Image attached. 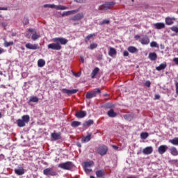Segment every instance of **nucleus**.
Instances as JSON below:
<instances>
[{
	"label": "nucleus",
	"mask_w": 178,
	"mask_h": 178,
	"mask_svg": "<svg viewBox=\"0 0 178 178\" xmlns=\"http://www.w3.org/2000/svg\"><path fill=\"white\" fill-rule=\"evenodd\" d=\"M53 42L47 45V49L56 51H60L62 49L61 45H66L68 42V40L65 38H53ZM61 44V45H60Z\"/></svg>",
	"instance_id": "f257e3e1"
},
{
	"label": "nucleus",
	"mask_w": 178,
	"mask_h": 178,
	"mask_svg": "<svg viewBox=\"0 0 178 178\" xmlns=\"http://www.w3.org/2000/svg\"><path fill=\"white\" fill-rule=\"evenodd\" d=\"M115 5V3L113 1L105 2L104 4L99 7L98 10L101 11V13H103L104 11L111 10L112 8H113Z\"/></svg>",
	"instance_id": "f03ea898"
},
{
	"label": "nucleus",
	"mask_w": 178,
	"mask_h": 178,
	"mask_svg": "<svg viewBox=\"0 0 178 178\" xmlns=\"http://www.w3.org/2000/svg\"><path fill=\"white\" fill-rule=\"evenodd\" d=\"M43 8H51L55 9L56 10H67V8L62 5H55V4H44Z\"/></svg>",
	"instance_id": "7ed1b4c3"
},
{
	"label": "nucleus",
	"mask_w": 178,
	"mask_h": 178,
	"mask_svg": "<svg viewBox=\"0 0 178 178\" xmlns=\"http://www.w3.org/2000/svg\"><path fill=\"white\" fill-rule=\"evenodd\" d=\"M101 94V90L99 88H96V90L88 91L86 92V99H90L96 97L97 95Z\"/></svg>",
	"instance_id": "20e7f679"
},
{
	"label": "nucleus",
	"mask_w": 178,
	"mask_h": 178,
	"mask_svg": "<svg viewBox=\"0 0 178 178\" xmlns=\"http://www.w3.org/2000/svg\"><path fill=\"white\" fill-rule=\"evenodd\" d=\"M72 167H73V165L72 161L61 163L58 165V168L63 170H67L72 169Z\"/></svg>",
	"instance_id": "39448f33"
},
{
	"label": "nucleus",
	"mask_w": 178,
	"mask_h": 178,
	"mask_svg": "<svg viewBox=\"0 0 178 178\" xmlns=\"http://www.w3.org/2000/svg\"><path fill=\"white\" fill-rule=\"evenodd\" d=\"M108 152V147L106 145H101L99 146V147L97 148V153L100 155V156H104L107 154Z\"/></svg>",
	"instance_id": "423d86ee"
},
{
	"label": "nucleus",
	"mask_w": 178,
	"mask_h": 178,
	"mask_svg": "<svg viewBox=\"0 0 178 178\" xmlns=\"http://www.w3.org/2000/svg\"><path fill=\"white\" fill-rule=\"evenodd\" d=\"M84 17V14L83 13H79L70 18V21L72 22H79L81 21L83 19Z\"/></svg>",
	"instance_id": "0eeeda50"
},
{
	"label": "nucleus",
	"mask_w": 178,
	"mask_h": 178,
	"mask_svg": "<svg viewBox=\"0 0 178 178\" xmlns=\"http://www.w3.org/2000/svg\"><path fill=\"white\" fill-rule=\"evenodd\" d=\"M43 173L46 176H56L57 175L56 172L53 170L52 168H45Z\"/></svg>",
	"instance_id": "6e6552de"
},
{
	"label": "nucleus",
	"mask_w": 178,
	"mask_h": 178,
	"mask_svg": "<svg viewBox=\"0 0 178 178\" xmlns=\"http://www.w3.org/2000/svg\"><path fill=\"white\" fill-rule=\"evenodd\" d=\"M79 92V89H66V88H63V93L67 94V95H72L74 94H76Z\"/></svg>",
	"instance_id": "1a4fd4ad"
},
{
	"label": "nucleus",
	"mask_w": 178,
	"mask_h": 178,
	"mask_svg": "<svg viewBox=\"0 0 178 178\" xmlns=\"http://www.w3.org/2000/svg\"><path fill=\"white\" fill-rule=\"evenodd\" d=\"M168 149V147L166 145H161L158 147V153L161 155H163L165 154Z\"/></svg>",
	"instance_id": "9d476101"
},
{
	"label": "nucleus",
	"mask_w": 178,
	"mask_h": 178,
	"mask_svg": "<svg viewBox=\"0 0 178 178\" xmlns=\"http://www.w3.org/2000/svg\"><path fill=\"white\" fill-rule=\"evenodd\" d=\"M53 140H58L62 139V136L60 132H53L50 134Z\"/></svg>",
	"instance_id": "9b49d317"
},
{
	"label": "nucleus",
	"mask_w": 178,
	"mask_h": 178,
	"mask_svg": "<svg viewBox=\"0 0 178 178\" xmlns=\"http://www.w3.org/2000/svg\"><path fill=\"white\" fill-rule=\"evenodd\" d=\"M26 48L30 50H38L40 49V46L38 44H31V43H27L26 44Z\"/></svg>",
	"instance_id": "f8f14e48"
},
{
	"label": "nucleus",
	"mask_w": 178,
	"mask_h": 178,
	"mask_svg": "<svg viewBox=\"0 0 178 178\" xmlns=\"http://www.w3.org/2000/svg\"><path fill=\"white\" fill-rule=\"evenodd\" d=\"M86 115H87V113L85 111H79L75 113V117H76V118L78 119L84 118L86 116Z\"/></svg>",
	"instance_id": "ddd939ff"
},
{
	"label": "nucleus",
	"mask_w": 178,
	"mask_h": 178,
	"mask_svg": "<svg viewBox=\"0 0 178 178\" xmlns=\"http://www.w3.org/2000/svg\"><path fill=\"white\" fill-rule=\"evenodd\" d=\"M139 42L143 45H148L150 42V40L148 36H143L142 38L139 40Z\"/></svg>",
	"instance_id": "4468645a"
},
{
	"label": "nucleus",
	"mask_w": 178,
	"mask_h": 178,
	"mask_svg": "<svg viewBox=\"0 0 178 178\" xmlns=\"http://www.w3.org/2000/svg\"><path fill=\"white\" fill-rule=\"evenodd\" d=\"M176 21V18L175 17H165V24L168 26H172L174 24V22Z\"/></svg>",
	"instance_id": "2eb2a0df"
},
{
	"label": "nucleus",
	"mask_w": 178,
	"mask_h": 178,
	"mask_svg": "<svg viewBox=\"0 0 178 178\" xmlns=\"http://www.w3.org/2000/svg\"><path fill=\"white\" fill-rule=\"evenodd\" d=\"M153 152V148L152 146H148L143 149V154L145 155L151 154Z\"/></svg>",
	"instance_id": "dca6fc26"
},
{
	"label": "nucleus",
	"mask_w": 178,
	"mask_h": 178,
	"mask_svg": "<svg viewBox=\"0 0 178 178\" xmlns=\"http://www.w3.org/2000/svg\"><path fill=\"white\" fill-rule=\"evenodd\" d=\"M92 136V133H88V135L82 138V143H87L90 142L91 140Z\"/></svg>",
	"instance_id": "f3484780"
},
{
	"label": "nucleus",
	"mask_w": 178,
	"mask_h": 178,
	"mask_svg": "<svg viewBox=\"0 0 178 178\" xmlns=\"http://www.w3.org/2000/svg\"><path fill=\"white\" fill-rule=\"evenodd\" d=\"M148 57L151 61H155L157 60L158 56H157L156 53L151 52L149 54Z\"/></svg>",
	"instance_id": "a211bd4d"
},
{
	"label": "nucleus",
	"mask_w": 178,
	"mask_h": 178,
	"mask_svg": "<svg viewBox=\"0 0 178 178\" xmlns=\"http://www.w3.org/2000/svg\"><path fill=\"white\" fill-rule=\"evenodd\" d=\"M154 26L157 30L163 29L165 27V25L164 23L158 22L154 24Z\"/></svg>",
	"instance_id": "6ab92c4d"
},
{
	"label": "nucleus",
	"mask_w": 178,
	"mask_h": 178,
	"mask_svg": "<svg viewBox=\"0 0 178 178\" xmlns=\"http://www.w3.org/2000/svg\"><path fill=\"white\" fill-rule=\"evenodd\" d=\"M95 175L97 177L102 178L105 176V172L104 170H99L95 171Z\"/></svg>",
	"instance_id": "aec40b11"
},
{
	"label": "nucleus",
	"mask_w": 178,
	"mask_h": 178,
	"mask_svg": "<svg viewBox=\"0 0 178 178\" xmlns=\"http://www.w3.org/2000/svg\"><path fill=\"white\" fill-rule=\"evenodd\" d=\"M127 51L131 54H136L138 52V49L134 46H129L127 48Z\"/></svg>",
	"instance_id": "412c9836"
},
{
	"label": "nucleus",
	"mask_w": 178,
	"mask_h": 178,
	"mask_svg": "<svg viewBox=\"0 0 178 178\" xmlns=\"http://www.w3.org/2000/svg\"><path fill=\"white\" fill-rule=\"evenodd\" d=\"M117 55V51L113 47H110L108 51V56L110 57H113L114 56Z\"/></svg>",
	"instance_id": "4be33fe9"
},
{
	"label": "nucleus",
	"mask_w": 178,
	"mask_h": 178,
	"mask_svg": "<svg viewBox=\"0 0 178 178\" xmlns=\"http://www.w3.org/2000/svg\"><path fill=\"white\" fill-rule=\"evenodd\" d=\"M107 115L109 118H115L117 116V113L114 111L113 108H111L108 112H107Z\"/></svg>",
	"instance_id": "5701e85b"
},
{
	"label": "nucleus",
	"mask_w": 178,
	"mask_h": 178,
	"mask_svg": "<svg viewBox=\"0 0 178 178\" xmlns=\"http://www.w3.org/2000/svg\"><path fill=\"white\" fill-rule=\"evenodd\" d=\"M15 172L16 175L21 176L25 173L24 169L23 168H16L15 170Z\"/></svg>",
	"instance_id": "b1692460"
},
{
	"label": "nucleus",
	"mask_w": 178,
	"mask_h": 178,
	"mask_svg": "<svg viewBox=\"0 0 178 178\" xmlns=\"http://www.w3.org/2000/svg\"><path fill=\"white\" fill-rule=\"evenodd\" d=\"M99 67H95L93 70L92 71L90 74V76L92 79H95L96 75L99 73Z\"/></svg>",
	"instance_id": "393cba45"
},
{
	"label": "nucleus",
	"mask_w": 178,
	"mask_h": 178,
	"mask_svg": "<svg viewBox=\"0 0 178 178\" xmlns=\"http://www.w3.org/2000/svg\"><path fill=\"white\" fill-rule=\"evenodd\" d=\"M167 67V64L166 63H161L159 66L156 67V71H161L165 70Z\"/></svg>",
	"instance_id": "a878e982"
},
{
	"label": "nucleus",
	"mask_w": 178,
	"mask_h": 178,
	"mask_svg": "<svg viewBox=\"0 0 178 178\" xmlns=\"http://www.w3.org/2000/svg\"><path fill=\"white\" fill-rule=\"evenodd\" d=\"M170 154L174 156H178V151H177V149L175 147H172L170 149Z\"/></svg>",
	"instance_id": "bb28decb"
},
{
	"label": "nucleus",
	"mask_w": 178,
	"mask_h": 178,
	"mask_svg": "<svg viewBox=\"0 0 178 178\" xmlns=\"http://www.w3.org/2000/svg\"><path fill=\"white\" fill-rule=\"evenodd\" d=\"M79 12V9L74 10H70V11L65 12V13H64V15H65V16H70V15H72L76 14V13H78Z\"/></svg>",
	"instance_id": "cd10ccee"
},
{
	"label": "nucleus",
	"mask_w": 178,
	"mask_h": 178,
	"mask_svg": "<svg viewBox=\"0 0 178 178\" xmlns=\"http://www.w3.org/2000/svg\"><path fill=\"white\" fill-rule=\"evenodd\" d=\"M93 124H94V120L90 119L87 121H85V122L83 124V127H90Z\"/></svg>",
	"instance_id": "c85d7f7f"
},
{
	"label": "nucleus",
	"mask_w": 178,
	"mask_h": 178,
	"mask_svg": "<svg viewBox=\"0 0 178 178\" xmlns=\"http://www.w3.org/2000/svg\"><path fill=\"white\" fill-rule=\"evenodd\" d=\"M169 143H171L173 145H177L178 146V137H175L173 139H170Z\"/></svg>",
	"instance_id": "c756f323"
},
{
	"label": "nucleus",
	"mask_w": 178,
	"mask_h": 178,
	"mask_svg": "<svg viewBox=\"0 0 178 178\" xmlns=\"http://www.w3.org/2000/svg\"><path fill=\"white\" fill-rule=\"evenodd\" d=\"M39 38H40V34H38L37 32H35L34 33H33V35L31 36V39H32L33 41H36Z\"/></svg>",
	"instance_id": "7c9ffc66"
},
{
	"label": "nucleus",
	"mask_w": 178,
	"mask_h": 178,
	"mask_svg": "<svg viewBox=\"0 0 178 178\" xmlns=\"http://www.w3.org/2000/svg\"><path fill=\"white\" fill-rule=\"evenodd\" d=\"M81 125V122L79 121H72V122H71V127L74 128H76Z\"/></svg>",
	"instance_id": "2f4dec72"
},
{
	"label": "nucleus",
	"mask_w": 178,
	"mask_h": 178,
	"mask_svg": "<svg viewBox=\"0 0 178 178\" xmlns=\"http://www.w3.org/2000/svg\"><path fill=\"white\" fill-rule=\"evenodd\" d=\"M46 64V62L44 59H39L38 61V65L39 67H43Z\"/></svg>",
	"instance_id": "473e14b6"
},
{
	"label": "nucleus",
	"mask_w": 178,
	"mask_h": 178,
	"mask_svg": "<svg viewBox=\"0 0 178 178\" xmlns=\"http://www.w3.org/2000/svg\"><path fill=\"white\" fill-rule=\"evenodd\" d=\"M17 124L19 127H24L26 126V123L24 122L22 119L17 120Z\"/></svg>",
	"instance_id": "72a5a7b5"
},
{
	"label": "nucleus",
	"mask_w": 178,
	"mask_h": 178,
	"mask_svg": "<svg viewBox=\"0 0 178 178\" xmlns=\"http://www.w3.org/2000/svg\"><path fill=\"white\" fill-rule=\"evenodd\" d=\"M39 102V98L36 96H31L29 99V102L38 103Z\"/></svg>",
	"instance_id": "f704fd0d"
},
{
	"label": "nucleus",
	"mask_w": 178,
	"mask_h": 178,
	"mask_svg": "<svg viewBox=\"0 0 178 178\" xmlns=\"http://www.w3.org/2000/svg\"><path fill=\"white\" fill-rule=\"evenodd\" d=\"M149 137L148 132H142L140 133V138L143 140H145Z\"/></svg>",
	"instance_id": "c9c22d12"
},
{
	"label": "nucleus",
	"mask_w": 178,
	"mask_h": 178,
	"mask_svg": "<svg viewBox=\"0 0 178 178\" xmlns=\"http://www.w3.org/2000/svg\"><path fill=\"white\" fill-rule=\"evenodd\" d=\"M93 165H94V161H90L85 162V165L83 167L90 168V167H92Z\"/></svg>",
	"instance_id": "e433bc0d"
},
{
	"label": "nucleus",
	"mask_w": 178,
	"mask_h": 178,
	"mask_svg": "<svg viewBox=\"0 0 178 178\" xmlns=\"http://www.w3.org/2000/svg\"><path fill=\"white\" fill-rule=\"evenodd\" d=\"M25 123H29V120H30V118L29 115H25L22 116V119Z\"/></svg>",
	"instance_id": "4c0bfd02"
},
{
	"label": "nucleus",
	"mask_w": 178,
	"mask_h": 178,
	"mask_svg": "<svg viewBox=\"0 0 178 178\" xmlns=\"http://www.w3.org/2000/svg\"><path fill=\"white\" fill-rule=\"evenodd\" d=\"M13 45H14V42L13 41L8 42V41L6 40L4 42V47H6V48H8V47H9L10 46H13Z\"/></svg>",
	"instance_id": "58836bf2"
},
{
	"label": "nucleus",
	"mask_w": 178,
	"mask_h": 178,
	"mask_svg": "<svg viewBox=\"0 0 178 178\" xmlns=\"http://www.w3.org/2000/svg\"><path fill=\"white\" fill-rule=\"evenodd\" d=\"M94 36H95V33H91V34L88 35V36H86V38H85V42H88Z\"/></svg>",
	"instance_id": "ea45409f"
},
{
	"label": "nucleus",
	"mask_w": 178,
	"mask_h": 178,
	"mask_svg": "<svg viewBox=\"0 0 178 178\" xmlns=\"http://www.w3.org/2000/svg\"><path fill=\"white\" fill-rule=\"evenodd\" d=\"M150 47L152 48H159V44L155 41H152L150 42Z\"/></svg>",
	"instance_id": "a19ab883"
},
{
	"label": "nucleus",
	"mask_w": 178,
	"mask_h": 178,
	"mask_svg": "<svg viewBox=\"0 0 178 178\" xmlns=\"http://www.w3.org/2000/svg\"><path fill=\"white\" fill-rule=\"evenodd\" d=\"M97 43H91L90 44V47H89V49L90 50H93L95 49H97Z\"/></svg>",
	"instance_id": "79ce46f5"
},
{
	"label": "nucleus",
	"mask_w": 178,
	"mask_h": 178,
	"mask_svg": "<svg viewBox=\"0 0 178 178\" xmlns=\"http://www.w3.org/2000/svg\"><path fill=\"white\" fill-rule=\"evenodd\" d=\"M124 118L127 121H131L132 120V116L131 115L126 114L124 115Z\"/></svg>",
	"instance_id": "37998d69"
},
{
	"label": "nucleus",
	"mask_w": 178,
	"mask_h": 178,
	"mask_svg": "<svg viewBox=\"0 0 178 178\" xmlns=\"http://www.w3.org/2000/svg\"><path fill=\"white\" fill-rule=\"evenodd\" d=\"M170 30L172 31V32H175V33H178V27L176 26H173L170 28Z\"/></svg>",
	"instance_id": "c03bdc74"
},
{
	"label": "nucleus",
	"mask_w": 178,
	"mask_h": 178,
	"mask_svg": "<svg viewBox=\"0 0 178 178\" xmlns=\"http://www.w3.org/2000/svg\"><path fill=\"white\" fill-rule=\"evenodd\" d=\"M110 24V20L104 19L99 23V25H104V24Z\"/></svg>",
	"instance_id": "a18cd8bd"
},
{
	"label": "nucleus",
	"mask_w": 178,
	"mask_h": 178,
	"mask_svg": "<svg viewBox=\"0 0 178 178\" xmlns=\"http://www.w3.org/2000/svg\"><path fill=\"white\" fill-rule=\"evenodd\" d=\"M29 23V20L28 17H24V19H23V24L24 25H28Z\"/></svg>",
	"instance_id": "49530a36"
},
{
	"label": "nucleus",
	"mask_w": 178,
	"mask_h": 178,
	"mask_svg": "<svg viewBox=\"0 0 178 178\" xmlns=\"http://www.w3.org/2000/svg\"><path fill=\"white\" fill-rule=\"evenodd\" d=\"M83 169L85 170V172L86 173H90L92 172V169L88 168V167H83Z\"/></svg>",
	"instance_id": "de8ad7c7"
},
{
	"label": "nucleus",
	"mask_w": 178,
	"mask_h": 178,
	"mask_svg": "<svg viewBox=\"0 0 178 178\" xmlns=\"http://www.w3.org/2000/svg\"><path fill=\"white\" fill-rule=\"evenodd\" d=\"M144 86L150 88L151 87V81H146L145 83H144Z\"/></svg>",
	"instance_id": "09e8293b"
},
{
	"label": "nucleus",
	"mask_w": 178,
	"mask_h": 178,
	"mask_svg": "<svg viewBox=\"0 0 178 178\" xmlns=\"http://www.w3.org/2000/svg\"><path fill=\"white\" fill-rule=\"evenodd\" d=\"M175 93L178 96V82H175Z\"/></svg>",
	"instance_id": "8fccbe9b"
},
{
	"label": "nucleus",
	"mask_w": 178,
	"mask_h": 178,
	"mask_svg": "<svg viewBox=\"0 0 178 178\" xmlns=\"http://www.w3.org/2000/svg\"><path fill=\"white\" fill-rule=\"evenodd\" d=\"M129 56V53L127 51H123V56L128 57Z\"/></svg>",
	"instance_id": "3c124183"
},
{
	"label": "nucleus",
	"mask_w": 178,
	"mask_h": 178,
	"mask_svg": "<svg viewBox=\"0 0 178 178\" xmlns=\"http://www.w3.org/2000/svg\"><path fill=\"white\" fill-rule=\"evenodd\" d=\"M154 98H155V99H160L161 96H160V95L156 94L154 95Z\"/></svg>",
	"instance_id": "603ef678"
},
{
	"label": "nucleus",
	"mask_w": 178,
	"mask_h": 178,
	"mask_svg": "<svg viewBox=\"0 0 178 178\" xmlns=\"http://www.w3.org/2000/svg\"><path fill=\"white\" fill-rule=\"evenodd\" d=\"M140 38V36L139 35H136L134 36V39H135L136 40H138Z\"/></svg>",
	"instance_id": "864d4df0"
},
{
	"label": "nucleus",
	"mask_w": 178,
	"mask_h": 178,
	"mask_svg": "<svg viewBox=\"0 0 178 178\" xmlns=\"http://www.w3.org/2000/svg\"><path fill=\"white\" fill-rule=\"evenodd\" d=\"M74 1H75V2L79 3H82L85 1V0H74Z\"/></svg>",
	"instance_id": "5fc2aeb1"
},
{
	"label": "nucleus",
	"mask_w": 178,
	"mask_h": 178,
	"mask_svg": "<svg viewBox=\"0 0 178 178\" xmlns=\"http://www.w3.org/2000/svg\"><path fill=\"white\" fill-rule=\"evenodd\" d=\"M74 76H75V77H80L81 73H74Z\"/></svg>",
	"instance_id": "6e6d98bb"
},
{
	"label": "nucleus",
	"mask_w": 178,
	"mask_h": 178,
	"mask_svg": "<svg viewBox=\"0 0 178 178\" xmlns=\"http://www.w3.org/2000/svg\"><path fill=\"white\" fill-rule=\"evenodd\" d=\"M173 61H174L177 65H178V58H175L173 59Z\"/></svg>",
	"instance_id": "4d7b16f0"
},
{
	"label": "nucleus",
	"mask_w": 178,
	"mask_h": 178,
	"mask_svg": "<svg viewBox=\"0 0 178 178\" xmlns=\"http://www.w3.org/2000/svg\"><path fill=\"white\" fill-rule=\"evenodd\" d=\"M0 10H8V8L0 7Z\"/></svg>",
	"instance_id": "13d9d810"
},
{
	"label": "nucleus",
	"mask_w": 178,
	"mask_h": 178,
	"mask_svg": "<svg viewBox=\"0 0 178 178\" xmlns=\"http://www.w3.org/2000/svg\"><path fill=\"white\" fill-rule=\"evenodd\" d=\"M5 52V50L3 48H0V55L3 54Z\"/></svg>",
	"instance_id": "bf43d9fd"
},
{
	"label": "nucleus",
	"mask_w": 178,
	"mask_h": 178,
	"mask_svg": "<svg viewBox=\"0 0 178 178\" xmlns=\"http://www.w3.org/2000/svg\"><path fill=\"white\" fill-rule=\"evenodd\" d=\"M0 88H3V89H6V86L5 85H3V84H1V85L0 86Z\"/></svg>",
	"instance_id": "052dcab7"
},
{
	"label": "nucleus",
	"mask_w": 178,
	"mask_h": 178,
	"mask_svg": "<svg viewBox=\"0 0 178 178\" xmlns=\"http://www.w3.org/2000/svg\"><path fill=\"white\" fill-rule=\"evenodd\" d=\"M1 25H2L3 27L7 26V24H6V22H2Z\"/></svg>",
	"instance_id": "680f3d73"
},
{
	"label": "nucleus",
	"mask_w": 178,
	"mask_h": 178,
	"mask_svg": "<svg viewBox=\"0 0 178 178\" xmlns=\"http://www.w3.org/2000/svg\"><path fill=\"white\" fill-rule=\"evenodd\" d=\"M76 146H78V147H81V143H76Z\"/></svg>",
	"instance_id": "e2e57ef3"
},
{
	"label": "nucleus",
	"mask_w": 178,
	"mask_h": 178,
	"mask_svg": "<svg viewBox=\"0 0 178 178\" xmlns=\"http://www.w3.org/2000/svg\"><path fill=\"white\" fill-rule=\"evenodd\" d=\"M81 61H82V63H84L85 60L83 57H81Z\"/></svg>",
	"instance_id": "0e129e2a"
},
{
	"label": "nucleus",
	"mask_w": 178,
	"mask_h": 178,
	"mask_svg": "<svg viewBox=\"0 0 178 178\" xmlns=\"http://www.w3.org/2000/svg\"><path fill=\"white\" fill-rule=\"evenodd\" d=\"M127 178H137V177L134 176V177H127Z\"/></svg>",
	"instance_id": "69168bd1"
},
{
	"label": "nucleus",
	"mask_w": 178,
	"mask_h": 178,
	"mask_svg": "<svg viewBox=\"0 0 178 178\" xmlns=\"http://www.w3.org/2000/svg\"><path fill=\"white\" fill-rule=\"evenodd\" d=\"M90 178H95V177L93 175H90Z\"/></svg>",
	"instance_id": "338daca9"
},
{
	"label": "nucleus",
	"mask_w": 178,
	"mask_h": 178,
	"mask_svg": "<svg viewBox=\"0 0 178 178\" xmlns=\"http://www.w3.org/2000/svg\"><path fill=\"white\" fill-rule=\"evenodd\" d=\"M16 35V33H13V37H15Z\"/></svg>",
	"instance_id": "774afa93"
}]
</instances>
